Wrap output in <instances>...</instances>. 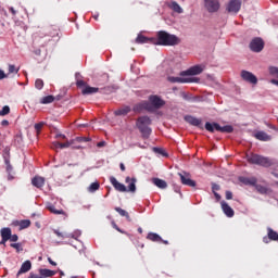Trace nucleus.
Segmentation results:
<instances>
[{
	"label": "nucleus",
	"mask_w": 278,
	"mask_h": 278,
	"mask_svg": "<svg viewBox=\"0 0 278 278\" xmlns=\"http://www.w3.org/2000/svg\"><path fill=\"white\" fill-rule=\"evenodd\" d=\"M152 42L159 47H176V45H180L181 39L166 30H159Z\"/></svg>",
	"instance_id": "f257e3e1"
},
{
	"label": "nucleus",
	"mask_w": 278,
	"mask_h": 278,
	"mask_svg": "<svg viewBox=\"0 0 278 278\" xmlns=\"http://www.w3.org/2000/svg\"><path fill=\"white\" fill-rule=\"evenodd\" d=\"M137 129H139L140 134H142L143 138H149L151 136V117L149 116H141L137 119Z\"/></svg>",
	"instance_id": "f03ea898"
},
{
	"label": "nucleus",
	"mask_w": 278,
	"mask_h": 278,
	"mask_svg": "<svg viewBox=\"0 0 278 278\" xmlns=\"http://www.w3.org/2000/svg\"><path fill=\"white\" fill-rule=\"evenodd\" d=\"M248 162L249 164H256L257 166H263L264 168H269V166H273V160L260 154H251L248 156Z\"/></svg>",
	"instance_id": "7ed1b4c3"
},
{
	"label": "nucleus",
	"mask_w": 278,
	"mask_h": 278,
	"mask_svg": "<svg viewBox=\"0 0 278 278\" xmlns=\"http://www.w3.org/2000/svg\"><path fill=\"white\" fill-rule=\"evenodd\" d=\"M205 129L206 131H210L211 134H214V131H220L222 134H232L233 131V126L231 125H226V126H220L218 123H205Z\"/></svg>",
	"instance_id": "20e7f679"
},
{
	"label": "nucleus",
	"mask_w": 278,
	"mask_h": 278,
	"mask_svg": "<svg viewBox=\"0 0 278 278\" xmlns=\"http://www.w3.org/2000/svg\"><path fill=\"white\" fill-rule=\"evenodd\" d=\"M182 186H189V188H197V181L192 180L190 174L187 172L178 173Z\"/></svg>",
	"instance_id": "39448f33"
},
{
	"label": "nucleus",
	"mask_w": 278,
	"mask_h": 278,
	"mask_svg": "<svg viewBox=\"0 0 278 278\" xmlns=\"http://www.w3.org/2000/svg\"><path fill=\"white\" fill-rule=\"evenodd\" d=\"M250 49L254 53H260L264 50V40L260 37L252 39L250 42Z\"/></svg>",
	"instance_id": "423d86ee"
},
{
	"label": "nucleus",
	"mask_w": 278,
	"mask_h": 278,
	"mask_svg": "<svg viewBox=\"0 0 278 278\" xmlns=\"http://www.w3.org/2000/svg\"><path fill=\"white\" fill-rule=\"evenodd\" d=\"M241 78L248 84L257 85V76L247 70L241 71Z\"/></svg>",
	"instance_id": "0eeeda50"
},
{
	"label": "nucleus",
	"mask_w": 278,
	"mask_h": 278,
	"mask_svg": "<svg viewBox=\"0 0 278 278\" xmlns=\"http://www.w3.org/2000/svg\"><path fill=\"white\" fill-rule=\"evenodd\" d=\"M149 101L152 110H160V108H164V105H166V102L162 100V98H160L159 96H150Z\"/></svg>",
	"instance_id": "6e6552de"
},
{
	"label": "nucleus",
	"mask_w": 278,
	"mask_h": 278,
	"mask_svg": "<svg viewBox=\"0 0 278 278\" xmlns=\"http://www.w3.org/2000/svg\"><path fill=\"white\" fill-rule=\"evenodd\" d=\"M143 110H147V112H153V106H151V103H149V101H142L135 104L132 108V112H136L138 114H140V112H143Z\"/></svg>",
	"instance_id": "1a4fd4ad"
},
{
	"label": "nucleus",
	"mask_w": 278,
	"mask_h": 278,
	"mask_svg": "<svg viewBox=\"0 0 278 278\" xmlns=\"http://www.w3.org/2000/svg\"><path fill=\"white\" fill-rule=\"evenodd\" d=\"M204 7L207 12H218V10H220V2H218V0H204Z\"/></svg>",
	"instance_id": "9d476101"
},
{
	"label": "nucleus",
	"mask_w": 278,
	"mask_h": 278,
	"mask_svg": "<svg viewBox=\"0 0 278 278\" xmlns=\"http://www.w3.org/2000/svg\"><path fill=\"white\" fill-rule=\"evenodd\" d=\"M242 8V0H230L227 5V11L232 14H238Z\"/></svg>",
	"instance_id": "9b49d317"
},
{
	"label": "nucleus",
	"mask_w": 278,
	"mask_h": 278,
	"mask_svg": "<svg viewBox=\"0 0 278 278\" xmlns=\"http://www.w3.org/2000/svg\"><path fill=\"white\" fill-rule=\"evenodd\" d=\"M201 73H203V67L201 65H195L190 67L187 71H184L180 73L181 77H188V76H192V75H201Z\"/></svg>",
	"instance_id": "f8f14e48"
},
{
	"label": "nucleus",
	"mask_w": 278,
	"mask_h": 278,
	"mask_svg": "<svg viewBox=\"0 0 278 278\" xmlns=\"http://www.w3.org/2000/svg\"><path fill=\"white\" fill-rule=\"evenodd\" d=\"M186 123H189V125H192L193 127H199L200 129H203L202 121L201 118H197L192 115L185 116Z\"/></svg>",
	"instance_id": "ddd939ff"
},
{
	"label": "nucleus",
	"mask_w": 278,
	"mask_h": 278,
	"mask_svg": "<svg viewBox=\"0 0 278 278\" xmlns=\"http://www.w3.org/2000/svg\"><path fill=\"white\" fill-rule=\"evenodd\" d=\"M268 240H271L274 242H277L278 240V232L273 230V228H267V237L263 238V242L265 244H268Z\"/></svg>",
	"instance_id": "4468645a"
},
{
	"label": "nucleus",
	"mask_w": 278,
	"mask_h": 278,
	"mask_svg": "<svg viewBox=\"0 0 278 278\" xmlns=\"http://www.w3.org/2000/svg\"><path fill=\"white\" fill-rule=\"evenodd\" d=\"M110 181L117 192H127V188L125 185L121 184L115 177H111Z\"/></svg>",
	"instance_id": "2eb2a0df"
},
{
	"label": "nucleus",
	"mask_w": 278,
	"mask_h": 278,
	"mask_svg": "<svg viewBox=\"0 0 278 278\" xmlns=\"http://www.w3.org/2000/svg\"><path fill=\"white\" fill-rule=\"evenodd\" d=\"M2 240L0 241V244H5L8 240H10L12 236V229L11 228H2L0 230Z\"/></svg>",
	"instance_id": "dca6fc26"
},
{
	"label": "nucleus",
	"mask_w": 278,
	"mask_h": 278,
	"mask_svg": "<svg viewBox=\"0 0 278 278\" xmlns=\"http://www.w3.org/2000/svg\"><path fill=\"white\" fill-rule=\"evenodd\" d=\"M220 205L224 214H226L228 218H233V215H235L233 208H231V206H229L228 203L225 201H222Z\"/></svg>",
	"instance_id": "f3484780"
},
{
	"label": "nucleus",
	"mask_w": 278,
	"mask_h": 278,
	"mask_svg": "<svg viewBox=\"0 0 278 278\" xmlns=\"http://www.w3.org/2000/svg\"><path fill=\"white\" fill-rule=\"evenodd\" d=\"M254 138H256V140H261L262 142H268V141L273 140V137H270V135H268L262 130L255 132Z\"/></svg>",
	"instance_id": "a211bd4d"
},
{
	"label": "nucleus",
	"mask_w": 278,
	"mask_h": 278,
	"mask_svg": "<svg viewBox=\"0 0 278 278\" xmlns=\"http://www.w3.org/2000/svg\"><path fill=\"white\" fill-rule=\"evenodd\" d=\"M135 42L137 45H153V37L149 38V37H146L144 35H138Z\"/></svg>",
	"instance_id": "6ab92c4d"
},
{
	"label": "nucleus",
	"mask_w": 278,
	"mask_h": 278,
	"mask_svg": "<svg viewBox=\"0 0 278 278\" xmlns=\"http://www.w3.org/2000/svg\"><path fill=\"white\" fill-rule=\"evenodd\" d=\"M125 181L126 184H128L127 192H136V181L138 180L136 178L127 176Z\"/></svg>",
	"instance_id": "aec40b11"
},
{
	"label": "nucleus",
	"mask_w": 278,
	"mask_h": 278,
	"mask_svg": "<svg viewBox=\"0 0 278 278\" xmlns=\"http://www.w3.org/2000/svg\"><path fill=\"white\" fill-rule=\"evenodd\" d=\"M31 185L35 187V188H43L45 187V177H41V176H35L33 179H31Z\"/></svg>",
	"instance_id": "412c9836"
},
{
	"label": "nucleus",
	"mask_w": 278,
	"mask_h": 278,
	"mask_svg": "<svg viewBox=\"0 0 278 278\" xmlns=\"http://www.w3.org/2000/svg\"><path fill=\"white\" fill-rule=\"evenodd\" d=\"M168 81H170V84H190V81H192V79L170 76V77H168Z\"/></svg>",
	"instance_id": "4be33fe9"
},
{
	"label": "nucleus",
	"mask_w": 278,
	"mask_h": 278,
	"mask_svg": "<svg viewBox=\"0 0 278 278\" xmlns=\"http://www.w3.org/2000/svg\"><path fill=\"white\" fill-rule=\"evenodd\" d=\"M151 181L152 184H154V186H156V188H161V190L168 188V184L166 182V180L160 178H152Z\"/></svg>",
	"instance_id": "5701e85b"
},
{
	"label": "nucleus",
	"mask_w": 278,
	"mask_h": 278,
	"mask_svg": "<svg viewBox=\"0 0 278 278\" xmlns=\"http://www.w3.org/2000/svg\"><path fill=\"white\" fill-rule=\"evenodd\" d=\"M40 278H49V277H54L56 274L55 270L47 269V268H40L38 270Z\"/></svg>",
	"instance_id": "b1692460"
},
{
	"label": "nucleus",
	"mask_w": 278,
	"mask_h": 278,
	"mask_svg": "<svg viewBox=\"0 0 278 278\" xmlns=\"http://www.w3.org/2000/svg\"><path fill=\"white\" fill-rule=\"evenodd\" d=\"M29 270H31V261H25V262L22 264V266H21V268H20L17 275H23V274H25V273H29Z\"/></svg>",
	"instance_id": "393cba45"
},
{
	"label": "nucleus",
	"mask_w": 278,
	"mask_h": 278,
	"mask_svg": "<svg viewBox=\"0 0 278 278\" xmlns=\"http://www.w3.org/2000/svg\"><path fill=\"white\" fill-rule=\"evenodd\" d=\"M239 181H241V184H244V186H255V184H257V178H255V177H252V178L240 177Z\"/></svg>",
	"instance_id": "a878e982"
},
{
	"label": "nucleus",
	"mask_w": 278,
	"mask_h": 278,
	"mask_svg": "<svg viewBox=\"0 0 278 278\" xmlns=\"http://www.w3.org/2000/svg\"><path fill=\"white\" fill-rule=\"evenodd\" d=\"M131 112V108L124 106L114 112L115 116H127Z\"/></svg>",
	"instance_id": "bb28decb"
},
{
	"label": "nucleus",
	"mask_w": 278,
	"mask_h": 278,
	"mask_svg": "<svg viewBox=\"0 0 278 278\" xmlns=\"http://www.w3.org/2000/svg\"><path fill=\"white\" fill-rule=\"evenodd\" d=\"M147 240H150L151 242H162V237L155 232H149Z\"/></svg>",
	"instance_id": "cd10ccee"
},
{
	"label": "nucleus",
	"mask_w": 278,
	"mask_h": 278,
	"mask_svg": "<svg viewBox=\"0 0 278 278\" xmlns=\"http://www.w3.org/2000/svg\"><path fill=\"white\" fill-rule=\"evenodd\" d=\"M269 74L273 75V77H277V79H278V67L270 66ZM277 79H271V84H275V86H278Z\"/></svg>",
	"instance_id": "c85d7f7f"
},
{
	"label": "nucleus",
	"mask_w": 278,
	"mask_h": 278,
	"mask_svg": "<svg viewBox=\"0 0 278 278\" xmlns=\"http://www.w3.org/2000/svg\"><path fill=\"white\" fill-rule=\"evenodd\" d=\"M47 210H49V212H51V214H56V215L65 214L64 210H62V208L58 210V208H55V205H53L51 203H49L47 205Z\"/></svg>",
	"instance_id": "c756f323"
},
{
	"label": "nucleus",
	"mask_w": 278,
	"mask_h": 278,
	"mask_svg": "<svg viewBox=\"0 0 278 278\" xmlns=\"http://www.w3.org/2000/svg\"><path fill=\"white\" fill-rule=\"evenodd\" d=\"M99 91V88L97 87H90V86H86L81 92L83 94H94L96 92Z\"/></svg>",
	"instance_id": "7c9ffc66"
},
{
	"label": "nucleus",
	"mask_w": 278,
	"mask_h": 278,
	"mask_svg": "<svg viewBox=\"0 0 278 278\" xmlns=\"http://www.w3.org/2000/svg\"><path fill=\"white\" fill-rule=\"evenodd\" d=\"M115 212L119 214V216H124L128 223H131V217L129 216V213L121 207H115Z\"/></svg>",
	"instance_id": "2f4dec72"
},
{
	"label": "nucleus",
	"mask_w": 278,
	"mask_h": 278,
	"mask_svg": "<svg viewBox=\"0 0 278 278\" xmlns=\"http://www.w3.org/2000/svg\"><path fill=\"white\" fill-rule=\"evenodd\" d=\"M55 101V97L53 96H46L41 98L40 103L42 105H48L49 103H53Z\"/></svg>",
	"instance_id": "473e14b6"
},
{
	"label": "nucleus",
	"mask_w": 278,
	"mask_h": 278,
	"mask_svg": "<svg viewBox=\"0 0 278 278\" xmlns=\"http://www.w3.org/2000/svg\"><path fill=\"white\" fill-rule=\"evenodd\" d=\"M20 229H27L28 227H31V220L29 219H22L18 222Z\"/></svg>",
	"instance_id": "72a5a7b5"
},
{
	"label": "nucleus",
	"mask_w": 278,
	"mask_h": 278,
	"mask_svg": "<svg viewBox=\"0 0 278 278\" xmlns=\"http://www.w3.org/2000/svg\"><path fill=\"white\" fill-rule=\"evenodd\" d=\"M172 10L174 12H177V14H181V12H184V9H181V7L179 5V3L177 2H172Z\"/></svg>",
	"instance_id": "f704fd0d"
},
{
	"label": "nucleus",
	"mask_w": 278,
	"mask_h": 278,
	"mask_svg": "<svg viewBox=\"0 0 278 278\" xmlns=\"http://www.w3.org/2000/svg\"><path fill=\"white\" fill-rule=\"evenodd\" d=\"M99 188H101V185L99 182H92L88 187V192H97V190H99Z\"/></svg>",
	"instance_id": "c9c22d12"
},
{
	"label": "nucleus",
	"mask_w": 278,
	"mask_h": 278,
	"mask_svg": "<svg viewBox=\"0 0 278 278\" xmlns=\"http://www.w3.org/2000/svg\"><path fill=\"white\" fill-rule=\"evenodd\" d=\"M152 151L159 155H163V157H168V153H166L162 148H152Z\"/></svg>",
	"instance_id": "e433bc0d"
},
{
	"label": "nucleus",
	"mask_w": 278,
	"mask_h": 278,
	"mask_svg": "<svg viewBox=\"0 0 278 278\" xmlns=\"http://www.w3.org/2000/svg\"><path fill=\"white\" fill-rule=\"evenodd\" d=\"M35 88L37 90H42V88H45V81L42 79H40V78L36 79Z\"/></svg>",
	"instance_id": "4c0bfd02"
},
{
	"label": "nucleus",
	"mask_w": 278,
	"mask_h": 278,
	"mask_svg": "<svg viewBox=\"0 0 278 278\" xmlns=\"http://www.w3.org/2000/svg\"><path fill=\"white\" fill-rule=\"evenodd\" d=\"M8 114H10V106L4 105L0 111V116H8Z\"/></svg>",
	"instance_id": "58836bf2"
},
{
	"label": "nucleus",
	"mask_w": 278,
	"mask_h": 278,
	"mask_svg": "<svg viewBox=\"0 0 278 278\" xmlns=\"http://www.w3.org/2000/svg\"><path fill=\"white\" fill-rule=\"evenodd\" d=\"M11 248L15 249L17 253H21V251H23V245L21 243H11Z\"/></svg>",
	"instance_id": "ea45409f"
},
{
	"label": "nucleus",
	"mask_w": 278,
	"mask_h": 278,
	"mask_svg": "<svg viewBox=\"0 0 278 278\" xmlns=\"http://www.w3.org/2000/svg\"><path fill=\"white\" fill-rule=\"evenodd\" d=\"M18 71H21V68L16 67L15 65H12V64L9 65L10 74L15 73V75H16V74H18Z\"/></svg>",
	"instance_id": "a19ab883"
},
{
	"label": "nucleus",
	"mask_w": 278,
	"mask_h": 278,
	"mask_svg": "<svg viewBox=\"0 0 278 278\" xmlns=\"http://www.w3.org/2000/svg\"><path fill=\"white\" fill-rule=\"evenodd\" d=\"M42 127H45V122L35 124V129L37 134H40V131L42 130Z\"/></svg>",
	"instance_id": "79ce46f5"
},
{
	"label": "nucleus",
	"mask_w": 278,
	"mask_h": 278,
	"mask_svg": "<svg viewBox=\"0 0 278 278\" xmlns=\"http://www.w3.org/2000/svg\"><path fill=\"white\" fill-rule=\"evenodd\" d=\"M76 142H90V138L89 137H76Z\"/></svg>",
	"instance_id": "37998d69"
},
{
	"label": "nucleus",
	"mask_w": 278,
	"mask_h": 278,
	"mask_svg": "<svg viewBox=\"0 0 278 278\" xmlns=\"http://www.w3.org/2000/svg\"><path fill=\"white\" fill-rule=\"evenodd\" d=\"M256 190L261 193V194H266V192H268V189H266V187L263 186H256Z\"/></svg>",
	"instance_id": "c03bdc74"
},
{
	"label": "nucleus",
	"mask_w": 278,
	"mask_h": 278,
	"mask_svg": "<svg viewBox=\"0 0 278 278\" xmlns=\"http://www.w3.org/2000/svg\"><path fill=\"white\" fill-rule=\"evenodd\" d=\"M218 190H220V185L213 182L212 184V192H218Z\"/></svg>",
	"instance_id": "a18cd8bd"
},
{
	"label": "nucleus",
	"mask_w": 278,
	"mask_h": 278,
	"mask_svg": "<svg viewBox=\"0 0 278 278\" xmlns=\"http://www.w3.org/2000/svg\"><path fill=\"white\" fill-rule=\"evenodd\" d=\"M55 236H58V238H68V236L64 235L63 232H61L60 230H53Z\"/></svg>",
	"instance_id": "49530a36"
},
{
	"label": "nucleus",
	"mask_w": 278,
	"mask_h": 278,
	"mask_svg": "<svg viewBox=\"0 0 278 278\" xmlns=\"http://www.w3.org/2000/svg\"><path fill=\"white\" fill-rule=\"evenodd\" d=\"M112 227L113 229H116V231H118L119 233H125V231H123L118 225H116V222H112Z\"/></svg>",
	"instance_id": "de8ad7c7"
},
{
	"label": "nucleus",
	"mask_w": 278,
	"mask_h": 278,
	"mask_svg": "<svg viewBox=\"0 0 278 278\" xmlns=\"http://www.w3.org/2000/svg\"><path fill=\"white\" fill-rule=\"evenodd\" d=\"M71 144H73V140L66 141L65 143H61V149H68V147H71Z\"/></svg>",
	"instance_id": "09e8293b"
},
{
	"label": "nucleus",
	"mask_w": 278,
	"mask_h": 278,
	"mask_svg": "<svg viewBox=\"0 0 278 278\" xmlns=\"http://www.w3.org/2000/svg\"><path fill=\"white\" fill-rule=\"evenodd\" d=\"M226 199H227V201H231V199H233V192L226 191Z\"/></svg>",
	"instance_id": "8fccbe9b"
},
{
	"label": "nucleus",
	"mask_w": 278,
	"mask_h": 278,
	"mask_svg": "<svg viewBox=\"0 0 278 278\" xmlns=\"http://www.w3.org/2000/svg\"><path fill=\"white\" fill-rule=\"evenodd\" d=\"M76 86H77L78 88H84V86H85V88H86V81H84V80H77V81H76Z\"/></svg>",
	"instance_id": "3c124183"
},
{
	"label": "nucleus",
	"mask_w": 278,
	"mask_h": 278,
	"mask_svg": "<svg viewBox=\"0 0 278 278\" xmlns=\"http://www.w3.org/2000/svg\"><path fill=\"white\" fill-rule=\"evenodd\" d=\"M11 242H18V235H11L10 239Z\"/></svg>",
	"instance_id": "603ef678"
},
{
	"label": "nucleus",
	"mask_w": 278,
	"mask_h": 278,
	"mask_svg": "<svg viewBox=\"0 0 278 278\" xmlns=\"http://www.w3.org/2000/svg\"><path fill=\"white\" fill-rule=\"evenodd\" d=\"M61 146H62V142H60V141H54V142H53V147H54L55 149H61Z\"/></svg>",
	"instance_id": "864d4df0"
},
{
	"label": "nucleus",
	"mask_w": 278,
	"mask_h": 278,
	"mask_svg": "<svg viewBox=\"0 0 278 278\" xmlns=\"http://www.w3.org/2000/svg\"><path fill=\"white\" fill-rule=\"evenodd\" d=\"M1 125H2V127H8V125H10V122L8 119H3L1 122Z\"/></svg>",
	"instance_id": "5fc2aeb1"
},
{
	"label": "nucleus",
	"mask_w": 278,
	"mask_h": 278,
	"mask_svg": "<svg viewBox=\"0 0 278 278\" xmlns=\"http://www.w3.org/2000/svg\"><path fill=\"white\" fill-rule=\"evenodd\" d=\"M267 127H268L269 129H274V131H278V128H277L275 125L267 124Z\"/></svg>",
	"instance_id": "6e6d98bb"
},
{
	"label": "nucleus",
	"mask_w": 278,
	"mask_h": 278,
	"mask_svg": "<svg viewBox=\"0 0 278 278\" xmlns=\"http://www.w3.org/2000/svg\"><path fill=\"white\" fill-rule=\"evenodd\" d=\"M9 10L13 16H16V10H14V7H10Z\"/></svg>",
	"instance_id": "4d7b16f0"
},
{
	"label": "nucleus",
	"mask_w": 278,
	"mask_h": 278,
	"mask_svg": "<svg viewBox=\"0 0 278 278\" xmlns=\"http://www.w3.org/2000/svg\"><path fill=\"white\" fill-rule=\"evenodd\" d=\"M48 262H49V264H51V266H58V263H55L53 260H51V257H48Z\"/></svg>",
	"instance_id": "13d9d810"
},
{
	"label": "nucleus",
	"mask_w": 278,
	"mask_h": 278,
	"mask_svg": "<svg viewBox=\"0 0 278 278\" xmlns=\"http://www.w3.org/2000/svg\"><path fill=\"white\" fill-rule=\"evenodd\" d=\"M97 147L101 149L102 147H105V141H100L97 143Z\"/></svg>",
	"instance_id": "bf43d9fd"
},
{
	"label": "nucleus",
	"mask_w": 278,
	"mask_h": 278,
	"mask_svg": "<svg viewBox=\"0 0 278 278\" xmlns=\"http://www.w3.org/2000/svg\"><path fill=\"white\" fill-rule=\"evenodd\" d=\"M5 77H8V76L5 75V72H3V71L0 70V79H5Z\"/></svg>",
	"instance_id": "052dcab7"
},
{
	"label": "nucleus",
	"mask_w": 278,
	"mask_h": 278,
	"mask_svg": "<svg viewBox=\"0 0 278 278\" xmlns=\"http://www.w3.org/2000/svg\"><path fill=\"white\" fill-rule=\"evenodd\" d=\"M4 164H5V166H10L11 165L10 164V157L4 156Z\"/></svg>",
	"instance_id": "680f3d73"
},
{
	"label": "nucleus",
	"mask_w": 278,
	"mask_h": 278,
	"mask_svg": "<svg viewBox=\"0 0 278 278\" xmlns=\"http://www.w3.org/2000/svg\"><path fill=\"white\" fill-rule=\"evenodd\" d=\"M216 201H220L222 197L218 194V192H213Z\"/></svg>",
	"instance_id": "e2e57ef3"
},
{
	"label": "nucleus",
	"mask_w": 278,
	"mask_h": 278,
	"mask_svg": "<svg viewBox=\"0 0 278 278\" xmlns=\"http://www.w3.org/2000/svg\"><path fill=\"white\" fill-rule=\"evenodd\" d=\"M55 138H63V140H66V135L59 134L55 136Z\"/></svg>",
	"instance_id": "0e129e2a"
},
{
	"label": "nucleus",
	"mask_w": 278,
	"mask_h": 278,
	"mask_svg": "<svg viewBox=\"0 0 278 278\" xmlns=\"http://www.w3.org/2000/svg\"><path fill=\"white\" fill-rule=\"evenodd\" d=\"M119 168H121V170H122L123 173H125V164L121 163V164H119Z\"/></svg>",
	"instance_id": "69168bd1"
},
{
	"label": "nucleus",
	"mask_w": 278,
	"mask_h": 278,
	"mask_svg": "<svg viewBox=\"0 0 278 278\" xmlns=\"http://www.w3.org/2000/svg\"><path fill=\"white\" fill-rule=\"evenodd\" d=\"M7 170H8L9 173H12V164H11V165H7Z\"/></svg>",
	"instance_id": "338daca9"
},
{
	"label": "nucleus",
	"mask_w": 278,
	"mask_h": 278,
	"mask_svg": "<svg viewBox=\"0 0 278 278\" xmlns=\"http://www.w3.org/2000/svg\"><path fill=\"white\" fill-rule=\"evenodd\" d=\"M160 242H163V244H168V241L163 240V239Z\"/></svg>",
	"instance_id": "774afa93"
}]
</instances>
